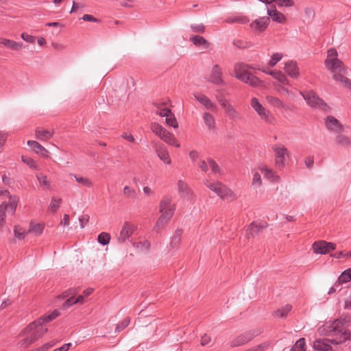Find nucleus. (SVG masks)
<instances>
[{"mask_svg":"<svg viewBox=\"0 0 351 351\" xmlns=\"http://www.w3.org/2000/svg\"><path fill=\"white\" fill-rule=\"evenodd\" d=\"M48 331L43 323V318H38L28 324L19 334L20 337H25L20 340L17 345L19 348L26 349L41 338Z\"/></svg>","mask_w":351,"mask_h":351,"instance_id":"f257e3e1","label":"nucleus"},{"mask_svg":"<svg viewBox=\"0 0 351 351\" xmlns=\"http://www.w3.org/2000/svg\"><path fill=\"white\" fill-rule=\"evenodd\" d=\"M347 322L346 319H337L332 322H326L322 326V332L324 335L332 337V343L338 345L350 339L351 332L346 327Z\"/></svg>","mask_w":351,"mask_h":351,"instance_id":"f03ea898","label":"nucleus"},{"mask_svg":"<svg viewBox=\"0 0 351 351\" xmlns=\"http://www.w3.org/2000/svg\"><path fill=\"white\" fill-rule=\"evenodd\" d=\"M326 69L332 73L340 72L346 73L343 63L337 58V51L335 48H330L327 52V58L324 62Z\"/></svg>","mask_w":351,"mask_h":351,"instance_id":"7ed1b4c3","label":"nucleus"},{"mask_svg":"<svg viewBox=\"0 0 351 351\" xmlns=\"http://www.w3.org/2000/svg\"><path fill=\"white\" fill-rule=\"evenodd\" d=\"M19 198L16 195L10 196V201L0 204V229L5 223L6 213L13 215L16 211Z\"/></svg>","mask_w":351,"mask_h":351,"instance_id":"20e7f679","label":"nucleus"},{"mask_svg":"<svg viewBox=\"0 0 351 351\" xmlns=\"http://www.w3.org/2000/svg\"><path fill=\"white\" fill-rule=\"evenodd\" d=\"M262 332V328L247 330L232 339L230 343V346L231 348H235L245 345Z\"/></svg>","mask_w":351,"mask_h":351,"instance_id":"39448f33","label":"nucleus"},{"mask_svg":"<svg viewBox=\"0 0 351 351\" xmlns=\"http://www.w3.org/2000/svg\"><path fill=\"white\" fill-rule=\"evenodd\" d=\"M204 184L222 199H228L234 196V193L221 182H210L206 180Z\"/></svg>","mask_w":351,"mask_h":351,"instance_id":"423d86ee","label":"nucleus"},{"mask_svg":"<svg viewBox=\"0 0 351 351\" xmlns=\"http://www.w3.org/2000/svg\"><path fill=\"white\" fill-rule=\"evenodd\" d=\"M301 94L311 107L322 110L328 108L327 104L314 91L311 90L306 93H301Z\"/></svg>","mask_w":351,"mask_h":351,"instance_id":"0eeeda50","label":"nucleus"},{"mask_svg":"<svg viewBox=\"0 0 351 351\" xmlns=\"http://www.w3.org/2000/svg\"><path fill=\"white\" fill-rule=\"evenodd\" d=\"M251 106L258 113L261 119L267 123H271L273 121L274 117L272 115L262 106L257 98L253 97L252 99Z\"/></svg>","mask_w":351,"mask_h":351,"instance_id":"6e6552de","label":"nucleus"},{"mask_svg":"<svg viewBox=\"0 0 351 351\" xmlns=\"http://www.w3.org/2000/svg\"><path fill=\"white\" fill-rule=\"evenodd\" d=\"M335 243L327 242L323 240L315 241L313 244V250L315 254H326L330 251L335 250Z\"/></svg>","mask_w":351,"mask_h":351,"instance_id":"1a4fd4ad","label":"nucleus"},{"mask_svg":"<svg viewBox=\"0 0 351 351\" xmlns=\"http://www.w3.org/2000/svg\"><path fill=\"white\" fill-rule=\"evenodd\" d=\"M153 147L158 158L167 165L171 163V160L166 147L160 141H152Z\"/></svg>","mask_w":351,"mask_h":351,"instance_id":"9d476101","label":"nucleus"},{"mask_svg":"<svg viewBox=\"0 0 351 351\" xmlns=\"http://www.w3.org/2000/svg\"><path fill=\"white\" fill-rule=\"evenodd\" d=\"M136 226L128 221H125L121 228L117 240L119 243H123L126 241L134 233L136 230Z\"/></svg>","mask_w":351,"mask_h":351,"instance_id":"9b49d317","label":"nucleus"},{"mask_svg":"<svg viewBox=\"0 0 351 351\" xmlns=\"http://www.w3.org/2000/svg\"><path fill=\"white\" fill-rule=\"evenodd\" d=\"M222 71L218 64H215L211 71L208 81L217 85H225L222 77Z\"/></svg>","mask_w":351,"mask_h":351,"instance_id":"f8f14e48","label":"nucleus"},{"mask_svg":"<svg viewBox=\"0 0 351 351\" xmlns=\"http://www.w3.org/2000/svg\"><path fill=\"white\" fill-rule=\"evenodd\" d=\"M325 124L326 128L336 132H341L343 130V125L339 121L332 116H328L325 120Z\"/></svg>","mask_w":351,"mask_h":351,"instance_id":"ddd939ff","label":"nucleus"},{"mask_svg":"<svg viewBox=\"0 0 351 351\" xmlns=\"http://www.w3.org/2000/svg\"><path fill=\"white\" fill-rule=\"evenodd\" d=\"M249 68L254 69L252 66L243 62L236 63L234 66V77L241 80L249 73Z\"/></svg>","mask_w":351,"mask_h":351,"instance_id":"4468645a","label":"nucleus"},{"mask_svg":"<svg viewBox=\"0 0 351 351\" xmlns=\"http://www.w3.org/2000/svg\"><path fill=\"white\" fill-rule=\"evenodd\" d=\"M332 339H317L313 343V348L317 351H329L331 350Z\"/></svg>","mask_w":351,"mask_h":351,"instance_id":"2eb2a0df","label":"nucleus"},{"mask_svg":"<svg viewBox=\"0 0 351 351\" xmlns=\"http://www.w3.org/2000/svg\"><path fill=\"white\" fill-rule=\"evenodd\" d=\"M269 16L260 17L254 21L250 26L252 28L258 30V32H263L268 26L269 23Z\"/></svg>","mask_w":351,"mask_h":351,"instance_id":"dca6fc26","label":"nucleus"},{"mask_svg":"<svg viewBox=\"0 0 351 351\" xmlns=\"http://www.w3.org/2000/svg\"><path fill=\"white\" fill-rule=\"evenodd\" d=\"M276 153L275 163L276 166L282 167L284 165L285 156L287 155V149L285 147H276L274 149Z\"/></svg>","mask_w":351,"mask_h":351,"instance_id":"f3484780","label":"nucleus"},{"mask_svg":"<svg viewBox=\"0 0 351 351\" xmlns=\"http://www.w3.org/2000/svg\"><path fill=\"white\" fill-rule=\"evenodd\" d=\"M267 12L269 19L271 18L274 21L279 23H283L286 21L285 16L282 13L278 12L274 5H273V8H267Z\"/></svg>","mask_w":351,"mask_h":351,"instance_id":"a211bd4d","label":"nucleus"},{"mask_svg":"<svg viewBox=\"0 0 351 351\" xmlns=\"http://www.w3.org/2000/svg\"><path fill=\"white\" fill-rule=\"evenodd\" d=\"M27 145L32 148V149L38 154H40L45 158H48L49 152L42 145L36 141H28Z\"/></svg>","mask_w":351,"mask_h":351,"instance_id":"6ab92c4d","label":"nucleus"},{"mask_svg":"<svg viewBox=\"0 0 351 351\" xmlns=\"http://www.w3.org/2000/svg\"><path fill=\"white\" fill-rule=\"evenodd\" d=\"M194 97L201 104L204 106L206 109L216 110L217 106L212 101L203 94H194Z\"/></svg>","mask_w":351,"mask_h":351,"instance_id":"aec40b11","label":"nucleus"},{"mask_svg":"<svg viewBox=\"0 0 351 351\" xmlns=\"http://www.w3.org/2000/svg\"><path fill=\"white\" fill-rule=\"evenodd\" d=\"M227 117L231 120L241 119L240 113L229 102L222 107Z\"/></svg>","mask_w":351,"mask_h":351,"instance_id":"412c9836","label":"nucleus"},{"mask_svg":"<svg viewBox=\"0 0 351 351\" xmlns=\"http://www.w3.org/2000/svg\"><path fill=\"white\" fill-rule=\"evenodd\" d=\"M241 81L253 87L261 86L263 84V81L256 76L252 75L250 72L245 75Z\"/></svg>","mask_w":351,"mask_h":351,"instance_id":"4be33fe9","label":"nucleus"},{"mask_svg":"<svg viewBox=\"0 0 351 351\" xmlns=\"http://www.w3.org/2000/svg\"><path fill=\"white\" fill-rule=\"evenodd\" d=\"M265 227L266 226L261 225L255 221L252 222L246 230L247 238L249 239L250 237H255L258 233H260Z\"/></svg>","mask_w":351,"mask_h":351,"instance_id":"5701e85b","label":"nucleus"},{"mask_svg":"<svg viewBox=\"0 0 351 351\" xmlns=\"http://www.w3.org/2000/svg\"><path fill=\"white\" fill-rule=\"evenodd\" d=\"M285 71L291 77L297 78L299 76V69L295 62L289 61L285 63Z\"/></svg>","mask_w":351,"mask_h":351,"instance_id":"b1692460","label":"nucleus"},{"mask_svg":"<svg viewBox=\"0 0 351 351\" xmlns=\"http://www.w3.org/2000/svg\"><path fill=\"white\" fill-rule=\"evenodd\" d=\"M159 137L161 140L169 145H173L176 147H179L180 146L175 136L166 129L164 130V132H162Z\"/></svg>","mask_w":351,"mask_h":351,"instance_id":"393cba45","label":"nucleus"},{"mask_svg":"<svg viewBox=\"0 0 351 351\" xmlns=\"http://www.w3.org/2000/svg\"><path fill=\"white\" fill-rule=\"evenodd\" d=\"M54 134L53 130H41L38 128L35 130V137L40 141H47L52 138Z\"/></svg>","mask_w":351,"mask_h":351,"instance_id":"a878e982","label":"nucleus"},{"mask_svg":"<svg viewBox=\"0 0 351 351\" xmlns=\"http://www.w3.org/2000/svg\"><path fill=\"white\" fill-rule=\"evenodd\" d=\"M346 73L336 72L333 73L332 78L337 82L342 83L351 90V80L345 76Z\"/></svg>","mask_w":351,"mask_h":351,"instance_id":"bb28decb","label":"nucleus"},{"mask_svg":"<svg viewBox=\"0 0 351 351\" xmlns=\"http://www.w3.org/2000/svg\"><path fill=\"white\" fill-rule=\"evenodd\" d=\"M0 43L3 44L4 46L15 51L21 50L23 45L21 43H16L14 40L6 39V38H2L0 40Z\"/></svg>","mask_w":351,"mask_h":351,"instance_id":"cd10ccee","label":"nucleus"},{"mask_svg":"<svg viewBox=\"0 0 351 351\" xmlns=\"http://www.w3.org/2000/svg\"><path fill=\"white\" fill-rule=\"evenodd\" d=\"M189 40L192 42L196 47L202 46L204 49H208L210 43L202 36H194L190 38Z\"/></svg>","mask_w":351,"mask_h":351,"instance_id":"c85d7f7f","label":"nucleus"},{"mask_svg":"<svg viewBox=\"0 0 351 351\" xmlns=\"http://www.w3.org/2000/svg\"><path fill=\"white\" fill-rule=\"evenodd\" d=\"M171 202H172V199L171 197H169V196L164 197L160 202L159 212L171 209L172 208H176L175 204H171Z\"/></svg>","mask_w":351,"mask_h":351,"instance_id":"c756f323","label":"nucleus"},{"mask_svg":"<svg viewBox=\"0 0 351 351\" xmlns=\"http://www.w3.org/2000/svg\"><path fill=\"white\" fill-rule=\"evenodd\" d=\"M351 280V268L345 270L339 276L337 281L335 282V286L339 287L343 283L349 282Z\"/></svg>","mask_w":351,"mask_h":351,"instance_id":"7c9ffc66","label":"nucleus"},{"mask_svg":"<svg viewBox=\"0 0 351 351\" xmlns=\"http://www.w3.org/2000/svg\"><path fill=\"white\" fill-rule=\"evenodd\" d=\"M182 233H183V231L181 229H177L175 231L173 237L171 239L170 245H171V247H173V248L176 247L180 245V243L181 242V238H182Z\"/></svg>","mask_w":351,"mask_h":351,"instance_id":"2f4dec72","label":"nucleus"},{"mask_svg":"<svg viewBox=\"0 0 351 351\" xmlns=\"http://www.w3.org/2000/svg\"><path fill=\"white\" fill-rule=\"evenodd\" d=\"M45 225L43 223H34L31 222L29 223V230L27 232L34 233L36 235H40L44 230Z\"/></svg>","mask_w":351,"mask_h":351,"instance_id":"473e14b6","label":"nucleus"},{"mask_svg":"<svg viewBox=\"0 0 351 351\" xmlns=\"http://www.w3.org/2000/svg\"><path fill=\"white\" fill-rule=\"evenodd\" d=\"M167 114H165V117H166V123L169 125V126H171L174 128H178V123L175 117V115L173 114V113L171 112V110H166Z\"/></svg>","mask_w":351,"mask_h":351,"instance_id":"72a5a7b5","label":"nucleus"},{"mask_svg":"<svg viewBox=\"0 0 351 351\" xmlns=\"http://www.w3.org/2000/svg\"><path fill=\"white\" fill-rule=\"evenodd\" d=\"M269 75L282 84L288 83V80L286 75L284 73H282L280 71H270Z\"/></svg>","mask_w":351,"mask_h":351,"instance_id":"f704fd0d","label":"nucleus"},{"mask_svg":"<svg viewBox=\"0 0 351 351\" xmlns=\"http://www.w3.org/2000/svg\"><path fill=\"white\" fill-rule=\"evenodd\" d=\"M203 119L204 121L205 124L208 126V128L210 130H214L215 126V119L213 116L208 113V112H204L203 114Z\"/></svg>","mask_w":351,"mask_h":351,"instance_id":"c9c22d12","label":"nucleus"},{"mask_svg":"<svg viewBox=\"0 0 351 351\" xmlns=\"http://www.w3.org/2000/svg\"><path fill=\"white\" fill-rule=\"evenodd\" d=\"M292 306L289 304H287L274 313V315L278 317H285L291 311Z\"/></svg>","mask_w":351,"mask_h":351,"instance_id":"e433bc0d","label":"nucleus"},{"mask_svg":"<svg viewBox=\"0 0 351 351\" xmlns=\"http://www.w3.org/2000/svg\"><path fill=\"white\" fill-rule=\"evenodd\" d=\"M259 169L261 170L262 173L264 175V176L265 178H267V179H269L272 181L276 180V178L277 180L278 179V176L276 177L274 176V171L271 169L267 168V167H260Z\"/></svg>","mask_w":351,"mask_h":351,"instance_id":"4c0bfd02","label":"nucleus"},{"mask_svg":"<svg viewBox=\"0 0 351 351\" xmlns=\"http://www.w3.org/2000/svg\"><path fill=\"white\" fill-rule=\"evenodd\" d=\"M335 140L339 145L343 147H348L351 144L350 138L345 135H337Z\"/></svg>","mask_w":351,"mask_h":351,"instance_id":"58836bf2","label":"nucleus"},{"mask_svg":"<svg viewBox=\"0 0 351 351\" xmlns=\"http://www.w3.org/2000/svg\"><path fill=\"white\" fill-rule=\"evenodd\" d=\"M291 351H306L305 339L300 338L292 346Z\"/></svg>","mask_w":351,"mask_h":351,"instance_id":"ea45409f","label":"nucleus"},{"mask_svg":"<svg viewBox=\"0 0 351 351\" xmlns=\"http://www.w3.org/2000/svg\"><path fill=\"white\" fill-rule=\"evenodd\" d=\"M80 288L79 287H73L67 289L66 291H64L59 298L61 299H65L67 298H71L74 296L79 292Z\"/></svg>","mask_w":351,"mask_h":351,"instance_id":"a19ab883","label":"nucleus"},{"mask_svg":"<svg viewBox=\"0 0 351 351\" xmlns=\"http://www.w3.org/2000/svg\"><path fill=\"white\" fill-rule=\"evenodd\" d=\"M14 236L19 240L24 239V238L27 234V232L25 231L21 227L19 226H15L14 228Z\"/></svg>","mask_w":351,"mask_h":351,"instance_id":"79ce46f5","label":"nucleus"},{"mask_svg":"<svg viewBox=\"0 0 351 351\" xmlns=\"http://www.w3.org/2000/svg\"><path fill=\"white\" fill-rule=\"evenodd\" d=\"M267 101L271 104L272 106L278 108H284V104L282 101L278 99V97H275L273 96H267Z\"/></svg>","mask_w":351,"mask_h":351,"instance_id":"37998d69","label":"nucleus"},{"mask_svg":"<svg viewBox=\"0 0 351 351\" xmlns=\"http://www.w3.org/2000/svg\"><path fill=\"white\" fill-rule=\"evenodd\" d=\"M97 240L100 244L106 245L110 242V234L107 232H101L99 234Z\"/></svg>","mask_w":351,"mask_h":351,"instance_id":"c03bdc74","label":"nucleus"},{"mask_svg":"<svg viewBox=\"0 0 351 351\" xmlns=\"http://www.w3.org/2000/svg\"><path fill=\"white\" fill-rule=\"evenodd\" d=\"M226 22L229 23H237L240 24H245L249 22V20L245 16H236L226 19Z\"/></svg>","mask_w":351,"mask_h":351,"instance_id":"a18cd8bd","label":"nucleus"},{"mask_svg":"<svg viewBox=\"0 0 351 351\" xmlns=\"http://www.w3.org/2000/svg\"><path fill=\"white\" fill-rule=\"evenodd\" d=\"M123 193L124 196L126 197H136L137 196V193L135 189L129 186H125L123 188Z\"/></svg>","mask_w":351,"mask_h":351,"instance_id":"49530a36","label":"nucleus"},{"mask_svg":"<svg viewBox=\"0 0 351 351\" xmlns=\"http://www.w3.org/2000/svg\"><path fill=\"white\" fill-rule=\"evenodd\" d=\"M168 222L169 221H166L165 219L160 216L156 223L154 230L157 232H160Z\"/></svg>","mask_w":351,"mask_h":351,"instance_id":"de8ad7c7","label":"nucleus"},{"mask_svg":"<svg viewBox=\"0 0 351 351\" xmlns=\"http://www.w3.org/2000/svg\"><path fill=\"white\" fill-rule=\"evenodd\" d=\"M60 315L58 310L53 311L51 314L40 317V318L43 319V323L45 324V323H47L49 322H51L56 319L57 317H58Z\"/></svg>","mask_w":351,"mask_h":351,"instance_id":"09e8293b","label":"nucleus"},{"mask_svg":"<svg viewBox=\"0 0 351 351\" xmlns=\"http://www.w3.org/2000/svg\"><path fill=\"white\" fill-rule=\"evenodd\" d=\"M208 164L210 166L211 171L213 173H220L221 169L217 162L210 158H208Z\"/></svg>","mask_w":351,"mask_h":351,"instance_id":"8fccbe9b","label":"nucleus"},{"mask_svg":"<svg viewBox=\"0 0 351 351\" xmlns=\"http://www.w3.org/2000/svg\"><path fill=\"white\" fill-rule=\"evenodd\" d=\"M233 45L239 49H247L252 46L250 43L240 39L234 40Z\"/></svg>","mask_w":351,"mask_h":351,"instance_id":"3c124183","label":"nucleus"},{"mask_svg":"<svg viewBox=\"0 0 351 351\" xmlns=\"http://www.w3.org/2000/svg\"><path fill=\"white\" fill-rule=\"evenodd\" d=\"M175 212V208H172L171 209H169L167 210H163L162 212H159L160 213V217L165 219L166 221H170L172 218Z\"/></svg>","mask_w":351,"mask_h":351,"instance_id":"603ef678","label":"nucleus"},{"mask_svg":"<svg viewBox=\"0 0 351 351\" xmlns=\"http://www.w3.org/2000/svg\"><path fill=\"white\" fill-rule=\"evenodd\" d=\"M151 129L152 131L158 136H160L162 134V133L164 132V130H165V128H163L162 125L157 123H152Z\"/></svg>","mask_w":351,"mask_h":351,"instance_id":"864d4df0","label":"nucleus"},{"mask_svg":"<svg viewBox=\"0 0 351 351\" xmlns=\"http://www.w3.org/2000/svg\"><path fill=\"white\" fill-rule=\"evenodd\" d=\"M36 178L40 185L47 188H49L50 182L48 181L47 177L43 173H39L36 175Z\"/></svg>","mask_w":351,"mask_h":351,"instance_id":"5fc2aeb1","label":"nucleus"},{"mask_svg":"<svg viewBox=\"0 0 351 351\" xmlns=\"http://www.w3.org/2000/svg\"><path fill=\"white\" fill-rule=\"evenodd\" d=\"M269 346L268 342H264L254 347L250 348L245 351H265Z\"/></svg>","mask_w":351,"mask_h":351,"instance_id":"6e6d98bb","label":"nucleus"},{"mask_svg":"<svg viewBox=\"0 0 351 351\" xmlns=\"http://www.w3.org/2000/svg\"><path fill=\"white\" fill-rule=\"evenodd\" d=\"M62 202V199L59 198L56 199L55 197L51 199L50 202V209L51 212L55 213L60 208V204Z\"/></svg>","mask_w":351,"mask_h":351,"instance_id":"4d7b16f0","label":"nucleus"},{"mask_svg":"<svg viewBox=\"0 0 351 351\" xmlns=\"http://www.w3.org/2000/svg\"><path fill=\"white\" fill-rule=\"evenodd\" d=\"M76 181L82 184L83 186L87 187H91L93 186V182L87 178L84 177H77V176H74Z\"/></svg>","mask_w":351,"mask_h":351,"instance_id":"13d9d810","label":"nucleus"},{"mask_svg":"<svg viewBox=\"0 0 351 351\" xmlns=\"http://www.w3.org/2000/svg\"><path fill=\"white\" fill-rule=\"evenodd\" d=\"M130 322V318L129 317H126L121 322V324H118L115 328V332H119L123 330L125 328H126Z\"/></svg>","mask_w":351,"mask_h":351,"instance_id":"bf43d9fd","label":"nucleus"},{"mask_svg":"<svg viewBox=\"0 0 351 351\" xmlns=\"http://www.w3.org/2000/svg\"><path fill=\"white\" fill-rule=\"evenodd\" d=\"M282 58V54L280 53H276L272 55L269 62V64L271 66H274Z\"/></svg>","mask_w":351,"mask_h":351,"instance_id":"052dcab7","label":"nucleus"},{"mask_svg":"<svg viewBox=\"0 0 351 351\" xmlns=\"http://www.w3.org/2000/svg\"><path fill=\"white\" fill-rule=\"evenodd\" d=\"M276 3L280 7H292L294 5V1L293 0H276Z\"/></svg>","mask_w":351,"mask_h":351,"instance_id":"680f3d73","label":"nucleus"},{"mask_svg":"<svg viewBox=\"0 0 351 351\" xmlns=\"http://www.w3.org/2000/svg\"><path fill=\"white\" fill-rule=\"evenodd\" d=\"M21 158H22V161L24 163H25L27 165H28L30 168H34V169L36 168L35 162L32 158H30L29 156H23L21 157Z\"/></svg>","mask_w":351,"mask_h":351,"instance_id":"e2e57ef3","label":"nucleus"},{"mask_svg":"<svg viewBox=\"0 0 351 351\" xmlns=\"http://www.w3.org/2000/svg\"><path fill=\"white\" fill-rule=\"evenodd\" d=\"M191 28L195 33H204L205 32V26L203 24L191 25Z\"/></svg>","mask_w":351,"mask_h":351,"instance_id":"0e129e2a","label":"nucleus"},{"mask_svg":"<svg viewBox=\"0 0 351 351\" xmlns=\"http://www.w3.org/2000/svg\"><path fill=\"white\" fill-rule=\"evenodd\" d=\"M215 97H216V99L217 100V101L221 106V107H223V106H225L226 104H228L229 102V101L225 98V97L221 92H219L216 95Z\"/></svg>","mask_w":351,"mask_h":351,"instance_id":"69168bd1","label":"nucleus"},{"mask_svg":"<svg viewBox=\"0 0 351 351\" xmlns=\"http://www.w3.org/2000/svg\"><path fill=\"white\" fill-rule=\"evenodd\" d=\"M262 180L261 175L258 172H255L253 175L252 185L256 186H261Z\"/></svg>","mask_w":351,"mask_h":351,"instance_id":"338daca9","label":"nucleus"},{"mask_svg":"<svg viewBox=\"0 0 351 351\" xmlns=\"http://www.w3.org/2000/svg\"><path fill=\"white\" fill-rule=\"evenodd\" d=\"M89 215L84 214L79 217V221L80 223V228H84L89 221Z\"/></svg>","mask_w":351,"mask_h":351,"instance_id":"774afa93","label":"nucleus"}]
</instances>
